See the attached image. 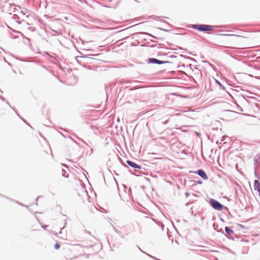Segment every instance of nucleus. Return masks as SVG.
<instances>
[{
    "label": "nucleus",
    "instance_id": "nucleus-17",
    "mask_svg": "<svg viewBox=\"0 0 260 260\" xmlns=\"http://www.w3.org/2000/svg\"><path fill=\"white\" fill-rule=\"evenodd\" d=\"M192 67H193V66L192 64H189L187 65V68H189V69L192 70V71H193V69Z\"/></svg>",
    "mask_w": 260,
    "mask_h": 260
},
{
    "label": "nucleus",
    "instance_id": "nucleus-26",
    "mask_svg": "<svg viewBox=\"0 0 260 260\" xmlns=\"http://www.w3.org/2000/svg\"><path fill=\"white\" fill-rule=\"evenodd\" d=\"M239 226L241 228H242V229H244L245 228V226H244V225H242V224H239Z\"/></svg>",
    "mask_w": 260,
    "mask_h": 260
},
{
    "label": "nucleus",
    "instance_id": "nucleus-18",
    "mask_svg": "<svg viewBox=\"0 0 260 260\" xmlns=\"http://www.w3.org/2000/svg\"><path fill=\"white\" fill-rule=\"evenodd\" d=\"M164 53L162 52H158L157 54V56L159 57L160 58L162 59V54Z\"/></svg>",
    "mask_w": 260,
    "mask_h": 260
},
{
    "label": "nucleus",
    "instance_id": "nucleus-31",
    "mask_svg": "<svg viewBox=\"0 0 260 260\" xmlns=\"http://www.w3.org/2000/svg\"><path fill=\"white\" fill-rule=\"evenodd\" d=\"M75 245H76V246H81V244H76Z\"/></svg>",
    "mask_w": 260,
    "mask_h": 260
},
{
    "label": "nucleus",
    "instance_id": "nucleus-29",
    "mask_svg": "<svg viewBox=\"0 0 260 260\" xmlns=\"http://www.w3.org/2000/svg\"><path fill=\"white\" fill-rule=\"evenodd\" d=\"M190 204H191V203H190V202H187V203H186L185 205H186V206H189Z\"/></svg>",
    "mask_w": 260,
    "mask_h": 260
},
{
    "label": "nucleus",
    "instance_id": "nucleus-37",
    "mask_svg": "<svg viewBox=\"0 0 260 260\" xmlns=\"http://www.w3.org/2000/svg\"><path fill=\"white\" fill-rule=\"evenodd\" d=\"M224 140V139H223V137H222V139L221 140L222 141H223Z\"/></svg>",
    "mask_w": 260,
    "mask_h": 260
},
{
    "label": "nucleus",
    "instance_id": "nucleus-5",
    "mask_svg": "<svg viewBox=\"0 0 260 260\" xmlns=\"http://www.w3.org/2000/svg\"><path fill=\"white\" fill-rule=\"evenodd\" d=\"M126 163L129 166L135 169V172L140 174L141 173V171H139V170L142 168V166L138 165L135 162L129 160H126Z\"/></svg>",
    "mask_w": 260,
    "mask_h": 260
},
{
    "label": "nucleus",
    "instance_id": "nucleus-9",
    "mask_svg": "<svg viewBox=\"0 0 260 260\" xmlns=\"http://www.w3.org/2000/svg\"><path fill=\"white\" fill-rule=\"evenodd\" d=\"M253 69L256 71L255 74L260 76V66H254L252 67Z\"/></svg>",
    "mask_w": 260,
    "mask_h": 260
},
{
    "label": "nucleus",
    "instance_id": "nucleus-30",
    "mask_svg": "<svg viewBox=\"0 0 260 260\" xmlns=\"http://www.w3.org/2000/svg\"><path fill=\"white\" fill-rule=\"evenodd\" d=\"M47 227H48V225H44V226H43V228L44 229H46V228H47Z\"/></svg>",
    "mask_w": 260,
    "mask_h": 260
},
{
    "label": "nucleus",
    "instance_id": "nucleus-16",
    "mask_svg": "<svg viewBox=\"0 0 260 260\" xmlns=\"http://www.w3.org/2000/svg\"><path fill=\"white\" fill-rule=\"evenodd\" d=\"M112 225V227H113V229L114 230V231L117 234H119L120 233V231H118L115 226H114L113 225Z\"/></svg>",
    "mask_w": 260,
    "mask_h": 260
},
{
    "label": "nucleus",
    "instance_id": "nucleus-27",
    "mask_svg": "<svg viewBox=\"0 0 260 260\" xmlns=\"http://www.w3.org/2000/svg\"><path fill=\"white\" fill-rule=\"evenodd\" d=\"M137 247H138V248L139 249V250H140L141 252H143V253H145V254H146V253H146V252H145L144 251H143V250L141 249V248H140V247L139 246H138Z\"/></svg>",
    "mask_w": 260,
    "mask_h": 260
},
{
    "label": "nucleus",
    "instance_id": "nucleus-21",
    "mask_svg": "<svg viewBox=\"0 0 260 260\" xmlns=\"http://www.w3.org/2000/svg\"><path fill=\"white\" fill-rule=\"evenodd\" d=\"M258 160H260V155L257 156H256L255 157H254V160L255 161H257Z\"/></svg>",
    "mask_w": 260,
    "mask_h": 260
},
{
    "label": "nucleus",
    "instance_id": "nucleus-15",
    "mask_svg": "<svg viewBox=\"0 0 260 260\" xmlns=\"http://www.w3.org/2000/svg\"><path fill=\"white\" fill-rule=\"evenodd\" d=\"M60 247V245L58 243H56L55 245H54V248L55 249H58Z\"/></svg>",
    "mask_w": 260,
    "mask_h": 260
},
{
    "label": "nucleus",
    "instance_id": "nucleus-2",
    "mask_svg": "<svg viewBox=\"0 0 260 260\" xmlns=\"http://www.w3.org/2000/svg\"><path fill=\"white\" fill-rule=\"evenodd\" d=\"M209 204L213 209L216 210H221L224 207L223 205L214 199H210L209 200Z\"/></svg>",
    "mask_w": 260,
    "mask_h": 260
},
{
    "label": "nucleus",
    "instance_id": "nucleus-12",
    "mask_svg": "<svg viewBox=\"0 0 260 260\" xmlns=\"http://www.w3.org/2000/svg\"><path fill=\"white\" fill-rule=\"evenodd\" d=\"M138 86L137 85H134L133 87H131V86H126L125 87V89L126 88H128V90L131 91V90H134L135 89H137Z\"/></svg>",
    "mask_w": 260,
    "mask_h": 260
},
{
    "label": "nucleus",
    "instance_id": "nucleus-7",
    "mask_svg": "<svg viewBox=\"0 0 260 260\" xmlns=\"http://www.w3.org/2000/svg\"><path fill=\"white\" fill-rule=\"evenodd\" d=\"M225 232L229 236H231L234 234V231L228 226L225 228Z\"/></svg>",
    "mask_w": 260,
    "mask_h": 260
},
{
    "label": "nucleus",
    "instance_id": "nucleus-13",
    "mask_svg": "<svg viewBox=\"0 0 260 260\" xmlns=\"http://www.w3.org/2000/svg\"><path fill=\"white\" fill-rule=\"evenodd\" d=\"M216 82L217 84L219 86L220 89H224V86L221 84V83L219 81H218V80H216Z\"/></svg>",
    "mask_w": 260,
    "mask_h": 260
},
{
    "label": "nucleus",
    "instance_id": "nucleus-19",
    "mask_svg": "<svg viewBox=\"0 0 260 260\" xmlns=\"http://www.w3.org/2000/svg\"><path fill=\"white\" fill-rule=\"evenodd\" d=\"M62 175L63 176V177H68V176H66L65 175V173H66V171L64 170V169H62Z\"/></svg>",
    "mask_w": 260,
    "mask_h": 260
},
{
    "label": "nucleus",
    "instance_id": "nucleus-32",
    "mask_svg": "<svg viewBox=\"0 0 260 260\" xmlns=\"http://www.w3.org/2000/svg\"><path fill=\"white\" fill-rule=\"evenodd\" d=\"M202 183V181H200L198 182V183L199 184H201Z\"/></svg>",
    "mask_w": 260,
    "mask_h": 260
},
{
    "label": "nucleus",
    "instance_id": "nucleus-33",
    "mask_svg": "<svg viewBox=\"0 0 260 260\" xmlns=\"http://www.w3.org/2000/svg\"><path fill=\"white\" fill-rule=\"evenodd\" d=\"M254 77H255V78L259 79V78H258V77H257V76H254Z\"/></svg>",
    "mask_w": 260,
    "mask_h": 260
},
{
    "label": "nucleus",
    "instance_id": "nucleus-14",
    "mask_svg": "<svg viewBox=\"0 0 260 260\" xmlns=\"http://www.w3.org/2000/svg\"><path fill=\"white\" fill-rule=\"evenodd\" d=\"M220 36H236L235 35H233V34H219Z\"/></svg>",
    "mask_w": 260,
    "mask_h": 260
},
{
    "label": "nucleus",
    "instance_id": "nucleus-10",
    "mask_svg": "<svg viewBox=\"0 0 260 260\" xmlns=\"http://www.w3.org/2000/svg\"><path fill=\"white\" fill-rule=\"evenodd\" d=\"M120 83H122V84H127V83H133V84H135V83H139L138 81H134L133 82H131V81H126V80H124V81H120Z\"/></svg>",
    "mask_w": 260,
    "mask_h": 260
},
{
    "label": "nucleus",
    "instance_id": "nucleus-38",
    "mask_svg": "<svg viewBox=\"0 0 260 260\" xmlns=\"http://www.w3.org/2000/svg\"><path fill=\"white\" fill-rule=\"evenodd\" d=\"M7 103L11 107V106H10V104L8 102H7Z\"/></svg>",
    "mask_w": 260,
    "mask_h": 260
},
{
    "label": "nucleus",
    "instance_id": "nucleus-3",
    "mask_svg": "<svg viewBox=\"0 0 260 260\" xmlns=\"http://www.w3.org/2000/svg\"><path fill=\"white\" fill-rule=\"evenodd\" d=\"M184 57L185 58V56L183 55L180 54L178 56L174 55L173 54H170V53H167L162 54V60H172L173 58H182Z\"/></svg>",
    "mask_w": 260,
    "mask_h": 260
},
{
    "label": "nucleus",
    "instance_id": "nucleus-4",
    "mask_svg": "<svg viewBox=\"0 0 260 260\" xmlns=\"http://www.w3.org/2000/svg\"><path fill=\"white\" fill-rule=\"evenodd\" d=\"M148 63L150 64H163L166 63H171L172 62L170 60H159L155 58H149L148 59Z\"/></svg>",
    "mask_w": 260,
    "mask_h": 260
},
{
    "label": "nucleus",
    "instance_id": "nucleus-23",
    "mask_svg": "<svg viewBox=\"0 0 260 260\" xmlns=\"http://www.w3.org/2000/svg\"><path fill=\"white\" fill-rule=\"evenodd\" d=\"M78 139H79V140L82 141L84 144H85L86 145H88V144L83 139H80V138H78Z\"/></svg>",
    "mask_w": 260,
    "mask_h": 260
},
{
    "label": "nucleus",
    "instance_id": "nucleus-8",
    "mask_svg": "<svg viewBox=\"0 0 260 260\" xmlns=\"http://www.w3.org/2000/svg\"><path fill=\"white\" fill-rule=\"evenodd\" d=\"M254 188L255 190H257L258 192L260 190V183L257 180H254Z\"/></svg>",
    "mask_w": 260,
    "mask_h": 260
},
{
    "label": "nucleus",
    "instance_id": "nucleus-22",
    "mask_svg": "<svg viewBox=\"0 0 260 260\" xmlns=\"http://www.w3.org/2000/svg\"><path fill=\"white\" fill-rule=\"evenodd\" d=\"M13 18L14 19H19V17L17 15H15V14L13 16Z\"/></svg>",
    "mask_w": 260,
    "mask_h": 260
},
{
    "label": "nucleus",
    "instance_id": "nucleus-39",
    "mask_svg": "<svg viewBox=\"0 0 260 260\" xmlns=\"http://www.w3.org/2000/svg\"><path fill=\"white\" fill-rule=\"evenodd\" d=\"M21 118L23 120V121H24V122H25V120H24V119H23V118Z\"/></svg>",
    "mask_w": 260,
    "mask_h": 260
},
{
    "label": "nucleus",
    "instance_id": "nucleus-28",
    "mask_svg": "<svg viewBox=\"0 0 260 260\" xmlns=\"http://www.w3.org/2000/svg\"><path fill=\"white\" fill-rule=\"evenodd\" d=\"M16 202L18 204H19V205H21V206H24L23 204L20 203H19V202H17V201H16Z\"/></svg>",
    "mask_w": 260,
    "mask_h": 260
},
{
    "label": "nucleus",
    "instance_id": "nucleus-20",
    "mask_svg": "<svg viewBox=\"0 0 260 260\" xmlns=\"http://www.w3.org/2000/svg\"><path fill=\"white\" fill-rule=\"evenodd\" d=\"M146 254H147L148 256H149V257H150L151 258H153V259H155V260H156V259H157V258H156V257H154V256H152V255H150V254H148V253H146Z\"/></svg>",
    "mask_w": 260,
    "mask_h": 260
},
{
    "label": "nucleus",
    "instance_id": "nucleus-11",
    "mask_svg": "<svg viewBox=\"0 0 260 260\" xmlns=\"http://www.w3.org/2000/svg\"><path fill=\"white\" fill-rule=\"evenodd\" d=\"M98 55H95V54H88L85 55L84 56H81V57L84 58H90V59H93L91 56H98Z\"/></svg>",
    "mask_w": 260,
    "mask_h": 260
},
{
    "label": "nucleus",
    "instance_id": "nucleus-1",
    "mask_svg": "<svg viewBox=\"0 0 260 260\" xmlns=\"http://www.w3.org/2000/svg\"><path fill=\"white\" fill-rule=\"evenodd\" d=\"M217 26H213L207 24H192L191 28L200 31L206 32L213 30L214 27H218Z\"/></svg>",
    "mask_w": 260,
    "mask_h": 260
},
{
    "label": "nucleus",
    "instance_id": "nucleus-36",
    "mask_svg": "<svg viewBox=\"0 0 260 260\" xmlns=\"http://www.w3.org/2000/svg\"><path fill=\"white\" fill-rule=\"evenodd\" d=\"M130 172H131V171H130ZM131 174H132V175H135V173H132V172H131Z\"/></svg>",
    "mask_w": 260,
    "mask_h": 260
},
{
    "label": "nucleus",
    "instance_id": "nucleus-40",
    "mask_svg": "<svg viewBox=\"0 0 260 260\" xmlns=\"http://www.w3.org/2000/svg\"><path fill=\"white\" fill-rule=\"evenodd\" d=\"M39 197H40L39 196H38V197H37V199H36V200H37H37L38 199V198H39Z\"/></svg>",
    "mask_w": 260,
    "mask_h": 260
},
{
    "label": "nucleus",
    "instance_id": "nucleus-25",
    "mask_svg": "<svg viewBox=\"0 0 260 260\" xmlns=\"http://www.w3.org/2000/svg\"><path fill=\"white\" fill-rule=\"evenodd\" d=\"M169 120L168 119L167 120L163 122V124H164V125L167 124L169 122Z\"/></svg>",
    "mask_w": 260,
    "mask_h": 260
},
{
    "label": "nucleus",
    "instance_id": "nucleus-24",
    "mask_svg": "<svg viewBox=\"0 0 260 260\" xmlns=\"http://www.w3.org/2000/svg\"><path fill=\"white\" fill-rule=\"evenodd\" d=\"M189 195H190V194H189V192H186L185 193V196L186 198L188 197L189 196Z\"/></svg>",
    "mask_w": 260,
    "mask_h": 260
},
{
    "label": "nucleus",
    "instance_id": "nucleus-35",
    "mask_svg": "<svg viewBox=\"0 0 260 260\" xmlns=\"http://www.w3.org/2000/svg\"><path fill=\"white\" fill-rule=\"evenodd\" d=\"M46 54L48 55L49 56L52 57L50 55H49L48 53L46 52Z\"/></svg>",
    "mask_w": 260,
    "mask_h": 260
},
{
    "label": "nucleus",
    "instance_id": "nucleus-34",
    "mask_svg": "<svg viewBox=\"0 0 260 260\" xmlns=\"http://www.w3.org/2000/svg\"><path fill=\"white\" fill-rule=\"evenodd\" d=\"M1 99H2L3 101H5V99H4L3 97H2V98H1Z\"/></svg>",
    "mask_w": 260,
    "mask_h": 260
},
{
    "label": "nucleus",
    "instance_id": "nucleus-6",
    "mask_svg": "<svg viewBox=\"0 0 260 260\" xmlns=\"http://www.w3.org/2000/svg\"><path fill=\"white\" fill-rule=\"evenodd\" d=\"M194 173L198 174L199 176H200L202 178H203L204 180H207L208 179V176L204 171H203L202 169H199L197 171L194 172Z\"/></svg>",
    "mask_w": 260,
    "mask_h": 260
}]
</instances>
